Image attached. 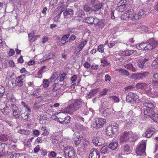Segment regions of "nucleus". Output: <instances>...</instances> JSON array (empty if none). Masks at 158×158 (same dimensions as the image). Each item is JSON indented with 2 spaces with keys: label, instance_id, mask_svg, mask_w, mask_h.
I'll return each mask as SVG.
<instances>
[{
  "label": "nucleus",
  "instance_id": "obj_33",
  "mask_svg": "<svg viewBox=\"0 0 158 158\" xmlns=\"http://www.w3.org/2000/svg\"><path fill=\"white\" fill-rule=\"evenodd\" d=\"M18 132L20 134L26 135H29L30 133V132L29 131L22 129H20L19 130Z\"/></svg>",
  "mask_w": 158,
  "mask_h": 158
},
{
  "label": "nucleus",
  "instance_id": "obj_37",
  "mask_svg": "<svg viewBox=\"0 0 158 158\" xmlns=\"http://www.w3.org/2000/svg\"><path fill=\"white\" fill-rule=\"evenodd\" d=\"M13 115L14 118H18L20 116V112L19 110L13 111Z\"/></svg>",
  "mask_w": 158,
  "mask_h": 158
},
{
  "label": "nucleus",
  "instance_id": "obj_29",
  "mask_svg": "<svg viewBox=\"0 0 158 158\" xmlns=\"http://www.w3.org/2000/svg\"><path fill=\"white\" fill-rule=\"evenodd\" d=\"M74 109L72 104L69 105L64 110V112L71 114L73 112H75Z\"/></svg>",
  "mask_w": 158,
  "mask_h": 158
},
{
  "label": "nucleus",
  "instance_id": "obj_32",
  "mask_svg": "<svg viewBox=\"0 0 158 158\" xmlns=\"http://www.w3.org/2000/svg\"><path fill=\"white\" fill-rule=\"evenodd\" d=\"M109 148L108 147L103 146L101 149V152L102 154H106L108 152Z\"/></svg>",
  "mask_w": 158,
  "mask_h": 158
},
{
  "label": "nucleus",
  "instance_id": "obj_34",
  "mask_svg": "<svg viewBox=\"0 0 158 158\" xmlns=\"http://www.w3.org/2000/svg\"><path fill=\"white\" fill-rule=\"evenodd\" d=\"M83 9L86 12H90L94 10L92 9L91 7H89L87 5H84Z\"/></svg>",
  "mask_w": 158,
  "mask_h": 158
},
{
  "label": "nucleus",
  "instance_id": "obj_25",
  "mask_svg": "<svg viewBox=\"0 0 158 158\" xmlns=\"http://www.w3.org/2000/svg\"><path fill=\"white\" fill-rule=\"evenodd\" d=\"M61 72L60 71H58L54 73L52 75L51 77L50 78V79L52 82H53L56 79L59 78V77L60 74Z\"/></svg>",
  "mask_w": 158,
  "mask_h": 158
},
{
  "label": "nucleus",
  "instance_id": "obj_62",
  "mask_svg": "<svg viewBox=\"0 0 158 158\" xmlns=\"http://www.w3.org/2000/svg\"><path fill=\"white\" fill-rule=\"evenodd\" d=\"M94 22L93 23V24L97 25L98 22H99V21H100L99 20L96 18H94Z\"/></svg>",
  "mask_w": 158,
  "mask_h": 158
},
{
  "label": "nucleus",
  "instance_id": "obj_47",
  "mask_svg": "<svg viewBox=\"0 0 158 158\" xmlns=\"http://www.w3.org/2000/svg\"><path fill=\"white\" fill-rule=\"evenodd\" d=\"M124 66L127 69H135L131 64H128L125 65Z\"/></svg>",
  "mask_w": 158,
  "mask_h": 158
},
{
  "label": "nucleus",
  "instance_id": "obj_12",
  "mask_svg": "<svg viewBox=\"0 0 158 158\" xmlns=\"http://www.w3.org/2000/svg\"><path fill=\"white\" fill-rule=\"evenodd\" d=\"M73 139L76 146H78L81 143V139L80 133L78 131L74 133L73 135Z\"/></svg>",
  "mask_w": 158,
  "mask_h": 158
},
{
  "label": "nucleus",
  "instance_id": "obj_40",
  "mask_svg": "<svg viewBox=\"0 0 158 158\" xmlns=\"http://www.w3.org/2000/svg\"><path fill=\"white\" fill-rule=\"evenodd\" d=\"M94 18L92 17H88L86 18L85 21L86 22L89 24H93L94 22Z\"/></svg>",
  "mask_w": 158,
  "mask_h": 158
},
{
  "label": "nucleus",
  "instance_id": "obj_50",
  "mask_svg": "<svg viewBox=\"0 0 158 158\" xmlns=\"http://www.w3.org/2000/svg\"><path fill=\"white\" fill-rule=\"evenodd\" d=\"M102 4L99 3V4H96L94 6L95 8L96 9L95 10H94V11H96L97 10H98L99 9H101L102 8Z\"/></svg>",
  "mask_w": 158,
  "mask_h": 158
},
{
  "label": "nucleus",
  "instance_id": "obj_13",
  "mask_svg": "<svg viewBox=\"0 0 158 158\" xmlns=\"http://www.w3.org/2000/svg\"><path fill=\"white\" fill-rule=\"evenodd\" d=\"M93 143L95 146H99L104 143V141L102 138L95 137L93 139Z\"/></svg>",
  "mask_w": 158,
  "mask_h": 158
},
{
  "label": "nucleus",
  "instance_id": "obj_38",
  "mask_svg": "<svg viewBox=\"0 0 158 158\" xmlns=\"http://www.w3.org/2000/svg\"><path fill=\"white\" fill-rule=\"evenodd\" d=\"M5 143H0V153H5Z\"/></svg>",
  "mask_w": 158,
  "mask_h": 158
},
{
  "label": "nucleus",
  "instance_id": "obj_60",
  "mask_svg": "<svg viewBox=\"0 0 158 158\" xmlns=\"http://www.w3.org/2000/svg\"><path fill=\"white\" fill-rule=\"evenodd\" d=\"M40 150V146L39 145H37L34 149V151L35 153L38 152Z\"/></svg>",
  "mask_w": 158,
  "mask_h": 158
},
{
  "label": "nucleus",
  "instance_id": "obj_44",
  "mask_svg": "<svg viewBox=\"0 0 158 158\" xmlns=\"http://www.w3.org/2000/svg\"><path fill=\"white\" fill-rule=\"evenodd\" d=\"M10 1L16 6H20V1L19 0H10Z\"/></svg>",
  "mask_w": 158,
  "mask_h": 158
},
{
  "label": "nucleus",
  "instance_id": "obj_64",
  "mask_svg": "<svg viewBox=\"0 0 158 158\" xmlns=\"http://www.w3.org/2000/svg\"><path fill=\"white\" fill-rule=\"evenodd\" d=\"M105 80L106 81H110V76L107 74L105 76Z\"/></svg>",
  "mask_w": 158,
  "mask_h": 158
},
{
  "label": "nucleus",
  "instance_id": "obj_1",
  "mask_svg": "<svg viewBox=\"0 0 158 158\" xmlns=\"http://www.w3.org/2000/svg\"><path fill=\"white\" fill-rule=\"evenodd\" d=\"M144 106L147 108L144 109V117L148 118H149L152 114H154L152 110L155 108L154 105L151 102H145L143 104Z\"/></svg>",
  "mask_w": 158,
  "mask_h": 158
},
{
  "label": "nucleus",
  "instance_id": "obj_22",
  "mask_svg": "<svg viewBox=\"0 0 158 158\" xmlns=\"http://www.w3.org/2000/svg\"><path fill=\"white\" fill-rule=\"evenodd\" d=\"M136 86L138 89H140L143 90L147 91L148 89V85L144 83H138L136 84Z\"/></svg>",
  "mask_w": 158,
  "mask_h": 158
},
{
  "label": "nucleus",
  "instance_id": "obj_14",
  "mask_svg": "<svg viewBox=\"0 0 158 158\" xmlns=\"http://www.w3.org/2000/svg\"><path fill=\"white\" fill-rule=\"evenodd\" d=\"M71 104L74 109L73 110L75 111L81 108L82 103L81 100L77 99Z\"/></svg>",
  "mask_w": 158,
  "mask_h": 158
},
{
  "label": "nucleus",
  "instance_id": "obj_6",
  "mask_svg": "<svg viewBox=\"0 0 158 158\" xmlns=\"http://www.w3.org/2000/svg\"><path fill=\"white\" fill-rule=\"evenodd\" d=\"M126 0H120L118 4L116 10L120 12H123L127 8Z\"/></svg>",
  "mask_w": 158,
  "mask_h": 158
},
{
  "label": "nucleus",
  "instance_id": "obj_17",
  "mask_svg": "<svg viewBox=\"0 0 158 158\" xmlns=\"http://www.w3.org/2000/svg\"><path fill=\"white\" fill-rule=\"evenodd\" d=\"M25 78L24 75H22L17 77L15 81L16 85L19 86H21L23 85V83L25 81L24 78Z\"/></svg>",
  "mask_w": 158,
  "mask_h": 158
},
{
  "label": "nucleus",
  "instance_id": "obj_61",
  "mask_svg": "<svg viewBox=\"0 0 158 158\" xmlns=\"http://www.w3.org/2000/svg\"><path fill=\"white\" fill-rule=\"evenodd\" d=\"M97 25L99 26L101 28L103 27L104 25L103 22L102 21H100Z\"/></svg>",
  "mask_w": 158,
  "mask_h": 158
},
{
  "label": "nucleus",
  "instance_id": "obj_59",
  "mask_svg": "<svg viewBox=\"0 0 158 158\" xmlns=\"http://www.w3.org/2000/svg\"><path fill=\"white\" fill-rule=\"evenodd\" d=\"M134 87L132 85H130L125 88V91L131 90L133 89Z\"/></svg>",
  "mask_w": 158,
  "mask_h": 158
},
{
  "label": "nucleus",
  "instance_id": "obj_54",
  "mask_svg": "<svg viewBox=\"0 0 158 158\" xmlns=\"http://www.w3.org/2000/svg\"><path fill=\"white\" fill-rule=\"evenodd\" d=\"M18 153H11L10 156V158H19Z\"/></svg>",
  "mask_w": 158,
  "mask_h": 158
},
{
  "label": "nucleus",
  "instance_id": "obj_11",
  "mask_svg": "<svg viewBox=\"0 0 158 158\" xmlns=\"http://www.w3.org/2000/svg\"><path fill=\"white\" fill-rule=\"evenodd\" d=\"M13 75V73H12L11 75H9V77H6L5 79V83L6 86L10 88H12L14 87V81L11 79V78Z\"/></svg>",
  "mask_w": 158,
  "mask_h": 158
},
{
  "label": "nucleus",
  "instance_id": "obj_23",
  "mask_svg": "<svg viewBox=\"0 0 158 158\" xmlns=\"http://www.w3.org/2000/svg\"><path fill=\"white\" fill-rule=\"evenodd\" d=\"M87 43L86 40H84L81 41L79 44L78 46L75 49L78 52L81 51L85 46Z\"/></svg>",
  "mask_w": 158,
  "mask_h": 158
},
{
  "label": "nucleus",
  "instance_id": "obj_35",
  "mask_svg": "<svg viewBox=\"0 0 158 158\" xmlns=\"http://www.w3.org/2000/svg\"><path fill=\"white\" fill-rule=\"evenodd\" d=\"M1 111L4 115H6L8 114L10 112L9 107L6 106L2 109L1 110Z\"/></svg>",
  "mask_w": 158,
  "mask_h": 158
},
{
  "label": "nucleus",
  "instance_id": "obj_8",
  "mask_svg": "<svg viewBox=\"0 0 158 158\" xmlns=\"http://www.w3.org/2000/svg\"><path fill=\"white\" fill-rule=\"evenodd\" d=\"M133 136L131 132H124L119 137L120 141L124 142L129 140V138H132Z\"/></svg>",
  "mask_w": 158,
  "mask_h": 158
},
{
  "label": "nucleus",
  "instance_id": "obj_19",
  "mask_svg": "<svg viewBox=\"0 0 158 158\" xmlns=\"http://www.w3.org/2000/svg\"><path fill=\"white\" fill-rule=\"evenodd\" d=\"M90 144L89 142L86 140L84 139L82 141L81 144V148L83 150H88L90 148Z\"/></svg>",
  "mask_w": 158,
  "mask_h": 158
},
{
  "label": "nucleus",
  "instance_id": "obj_56",
  "mask_svg": "<svg viewBox=\"0 0 158 158\" xmlns=\"http://www.w3.org/2000/svg\"><path fill=\"white\" fill-rule=\"evenodd\" d=\"M69 34L64 35L62 38L61 41H66L69 37Z\"/></svg>",
  "mask_w": 158,
  "mask_h": 158
},
{
  "label": "nucleus",
  "instance_id": "obj_2",
  "mask_svg": "<svg viewBox=\"0 0 158 158\" xmlns=\"http://www.w3.org/2000/svg\"><path fill=\"white\" fill-rule=\"evenodd\" d=\"M146 141L143 140L138 145L136 150V153L139 156H144L145 154Z\"/></svg>",
  "mask_w": 158,
  "mask_h": 158
},
{
  "label": "nucleus",
  "instance_id": "obj_4",
  "mask_svg": "<svg viewBox=\"0 0 158 158\" xmlns=\"http://www.w3.org/2000/svg\"><path fill=\"white\" fill-rule=\"evenodd\" d=\"M131 10H132V14L131 15V19L133 21L141 18L144 14V10L142 9L139 10L137 12H133L134 10L133 9Z\"/></svg>",
  "mask_w": 158,
  "mask_h": 158
},
{
  "label": "nucleus",
  "instance_id": "obj_30",
  "mask_svg": "<svg viewBox=\"0 0 158 158\" xmlns=\"http://www.w3.org/2000/svg\"><path fill=\"white\" fill-rule=\"evenodd\" d=\"M63 14L64 16H67L68 15H73V12L71 9H67L64 11Z\"/></svg>",
  "mask_w": 158,
  "mask_h": 158
},
{
  "label": "nucleus",
  "instance_id": "obj_16",
  "mask_svg": "<svg viewBox=\"0 0 158 158\" xmlns=\"http://www.w3.org/2000/svg\"><path fill=\"white\" fill-rule=\"evenodd\" d=\"M100 154L99 152L95 148H92L90 151L89 158H99Z\"/></svg>",
  "mask_w": 158,
  "mask_h": 158
},
{
  "label": "nucleus",
  "instance_id": "obj_48",
  "mask_svg": "<svg viewBox=\"0 0 158 158\" xmlns=\"http://www.w3.org/2000/svg\"><path fill=\"white\" fill-rule=\"evenodd\" d=\"M123 150L125 152H129L130 151V147L127 144L124 146Z\"/></svg>",
  "mask_w": 158,
  "mask_h": 158
},
{
  "label": "nucleus",
  "instance_id": "obj_21",
  "mask_svg": "<svg viewBox=\"0 0 158 158\" xmlns=\"http://www.w3.org/2000/svg\"><path fill=\"white\" fill-rule=\"evenodd\" d=\"M148 60L149 59L148 58H144L139 62L136 66L139 68L146 69L147 67L145 65V63L146 62L148 61Z\"/></svg>",
  "mask_w": 158,
  "mask_h": 158
},
{
  "label": "nucleus",
  "instance_id": "obj_5",
  "mask_svg": "<svg viewBox=\"0 0 158 158\" xmlns=\"http://www.w3.org/2000/svg\"><path fill=\"white\" fill-rule=\"evenodd\" d=\"M118 130V127L116 125H110L106 128V134L107 135L112 136Z\"/></svg>",
  "mask_w": 158,
  "mask_h": 158
},
{
  "label": "nucleus",
  "instance_id": "obj_18",
  "mask_svg": "<svg viewBox=\"0 0 158 158\" xmlns=\"http://www.w3.org/2000/svg\"><path fill=\"white\" fill-rule=\"evenodd\" d=\"M157 131V130L154 128H150L148 129L145 132V136L147 138H149L156 133Z\"/></svg>",
  "mask_w": 158,
  "mask_h": 158
},
{
  "label": "nucleus",
  "instance_id": "obj_57",
  "mask_svg": "<svg viewBox=\"0 0 158 158\" xmlns=\"http://www.w3.org/2000/svg\"><path fill=\"white\" fill-rule=\"evenodd\" d=\"M158 64V56L153 61L152 64L153 66Z\"/></svg>",
  "mask_w": 158,
  "mask_h": 158
},
{
  "label": "nucleus",
  "instance_id": "obj_42",
  "mask_svg": "<svg viewBox=\"0 0 158 158\" xmlns=\"http://www.w3.org/2000/svg\"><path fill=\"white\" fill-rule=\"evenodd\" d=\"M119 70L120 74L123 75L128 76L129 75V72L126 70Z\"/></svg>",
  "mask_w": 158,
  "mask_h": 158
},
{
  "label": "nucleus",
  "instance_id": "obj_31",
  "mask_svg": "<svg viewBox=\"0 0 158 158\" xmlns=\"http://www.w3.org/2000/svg\"><path fill=\"white\" fill-rule=\"evenodd\" d=\"M9 138V136L6 134H2L0 135V141L5 142L8 140Z\"/></svg>",
  "mask_w": 158,
  "mask_h": 158
},
{
  "label": "nucleus",
  "instance_id": "obj_55",
  "mask_svg": "<svg viewBox=\"0 0 158 158\" xmlns=\"http://www.w3.org/2000/svg\"><path fill=\"white\" fill-rule=\"evenodd\" d=\"M15 53L14 50L13 49L11 48L8 53V55L10 56H12L15 54Z\"/></svg>",
  "mask_w": 158,
  "mask_h": 158
},
{
  "label": "nucleus",
  "instance_id": "obj_3",
  "mask_svg": "<svg viewBox=\"0 0 158 158\" xmlns=\"http://www.w3.org/2000/svg\"><path fill=\"white\" fill-rule=\"evenodd\" d=\"M146 43V49L147 51H150L155 48L158 44V41L155 40L154 39L151 38L148 40Z\"/></svg>",
  "mask_w": 158,
  "mask_h": 158
},
{
  "label": "nucleus",
  "instance_id": "obj_24",
  "mask_svg": "<svg viewBox=\"0 0 158 158\" xmlns=\"http://www.w3.org/2000/svg\"><path fill=\"white\" fill-rule=\"evenodd\" d=\"M29 38L28 40L31 42H33L35 41L38 37H39V35H34L32 33H30L28 34Z\"/></svg>",
  "mask_w": 158,
  "mask_h": 158
},
{
  "label": "nucleus",
  "instance_id": "obj_9",
  "mask_svg": "<svg viewBox=\"0 0 158 158\" xmlns=\"http://www.w3.org/2000/svg\"><path fill=\"white\" fill-rule=\"evenodd\" d=\"M106 122V120L101 118H97L94 123V127L96 129L102 127Z\"/></svg>",
  "mask_w": 158,
  "mask_h": 158
},
{
  "label": "nucleus",
  "instance_id": "obj_46",
  "mask_svg": "<svg viewBox=\"0 0 158 158\" xmlns=\"http://www.w3.org/2000/svg\"><path fill=\"white\" fill-rule=\"evenodd\" d=\"M103 45L102 44L99 45L97 48V50L99 52H101V53H103L104 52Z\"/></svg>",
  "mask_w": 158,
  "mask_h": 158
},
{
  "label": "nucleus",
  "instance_id": "obj_7",
  "mask_svg": "<svg viewBox=\"0 0 158 158\" xmlns=\"http://www.w3.org/2000/svg\"><path fill=\"white\" fill-rule=\"evenodd\" d=\"M138 96L130 92L128 93L126 97L127 102H131L132 101L135 103H138L139 101V99L138 98Z\"/></svg>",
  "mask_w": 158,
  "mask_h": 158
},
{
  "label": "nucleus",
  "instance_id": "obj_28",
  "mask_svg": "<svg viewBox=\"0 0 158 158\" xmlns=\"http://www.w3.org/2000/svg\"><path fill=\"white\" fill-rule=\"evenodd\" d=\"M136 48L139 50H146V43H142L140 44L136 45Z\"/></svg>",
  "mask_w": 158,
  "mask_h": 158
},
{
  "label": "nucleus",
  "instance_id": "obj_15",
  "mask_svg": "<svg viewBox=\"0 0 158 158\" xmlns=\"http://www.w3.org/2000/svg\"><path fill=\"white\" fill-rule=\"evenodd\" d=\"M115 111L111 108H108L103 111L102 115L104 117H109L110 116H113L115 113Z\"/></svg>",
  "mask_w": 158,
  "mask_h": 158
},
{
  "label": "nucleus",
  "instance_id": "obj_41",
  "mask_svg": "<svg viewBox=\"0 0 158 158\" xmlns=\"http://www.w3.org/2000/svg\"><path fill=\"white\" fill-rule=\"evenodd\" d=\"M66 75V73H63L61 75L60 74V76L59 77L58 79V80L60 82H63L64 79L65 78V76Z\"/></svg>",
  "mask_w": 158,
  "mask_h": 158
},
{
  "label": "nucleus",
  "instance_id": "obj_49",
  "mask_svg": "<svg viewBox=\"0 0 158 158\" xmlns=\"http://www.w3.org/2000/svg\"><path fill=\"white\" fill-rule=\"evenodd\" d=\"M101 66H105L108 65V64L106 60L104 59H102L101 60Z\"/></svg>",
  "mask_w": 158,
  "mask_h": 158
},
{
  "label": "nucleus",
  "instance_id": "obj_10",
  "mask_svg": "<svg viewBox=\"0 0 158 158\" xmlns=\"http://www.w3.org/2000/svg\"><path fill=\"white\" fill-rule=\"evenodd\" d=\"M64 153L65 156L67 158H77L75 152L73 148L70 149V148L69 150H66L64 151Z\"/></svg>",
  "mask_w": 158,
  "mask_h": 158
},
{
  "label": "nucleus",
  "instance_id": "obj_45",
  "mask_svg": "<svg viewBox=\"0 0 158 158\" xmlns=\"http://www.w3.org/2000/svg\"><path fill=\"white\" fill-rule=\"evenodd\" d=\"M119 42H120L118 40H115L113 41V42L109 44H108V46L109 48H111L114 46L116 44Z\"/></svg>",
  "mask_w": 158,
  "mask_h": 158
},
{
  "label": "nucleus",
  "instance_id": "obj_20",
  "mask_svg": "<svg viewBox=\"0 0 158 158\" xmlns=\"http://www.w3.org/2000/svg\"><path fill=\"white\" fill-rule=\"evenodd\" d=\"M132 10H130L125 12L121 16L122 20H126L130 18L131 19V15L132 14Z\"/></svg>",
  "mask_w": 158,
  "mask_h": 158
},
{
  "label": "nucleus",
  "instance_id": "obj_52",
  "mask_svg": "<svg viewBox=\"0 0 158 158\" xmlns=\"http://www.w3.org/2000/svg\"><path fill=\"white\" fill-rule=\"evenodd\" d=\"M108 88H105L103 89L102 90L101 92L100 95L102 96L107 94V92L108 91Z\"/></svg>",
  "mask_w": 158,
  "mask_h": 158
},
{
  "label": "nucleus",
  "instance_id": "obj_43",
  "mask_svg": "<svg viewBox=\"0 0 158 158\" xmlns=\"http://www.w3.org/2000/svg\"><path fill=\"white\" fill-rule=\"evenodd\" d=\"M98 92V90L97 89H93L90 91L89 95L90 96H94Z\"/></svg>",
  "mask_w": 158,
  "mask_h": 158
},
{
  "label": "nucleus",
  "instance_id": "obj_27",
  "mask_svg": "<svg viewBox=\"0 0 158 158\" xmlns=\"http://www.w3.org/2000/svg\"><path fill=\"white\" fill-rule=\"evenodd\" d=\"M118 144L117 142H112L110 143L108 146L109 148L112 150H115L118 147Z\"/></svg>",
  "mask_w": 158,
  "mask_h": 158
},
{
  "label": "nucleus",
  "instance_id": "obj_58",
  "mask_svg": "<svg viewBox=\"0 0 158 158\" xmlns=\"http://www.w3.org/2000/svg\"><path fill=\"white\" fill-rule=\"evenodd\" d=\"M11 107L12 109V111H14L16 110H18L19 109L14 104H11Z\"/></svg>",
  "mask_w": 158,
  "mask_h": 158
},
{
  "label": "nucleus",
  "instance_id": "obj_63",
  "mask_svg": "<svg viewBox=\"0 0 158 158\" xmlns=\"http://www.w3.org/2000/svg\"><path fill=\"white\" fill-rule=\"evenodd\" d=\"M34 134L37 136L40 135V132L38 130H35L33 131Z\"/></svg>",
  "mask_w": 158,
  "mask_h": 158
},
{
  "label": "nucleus",
  "instance_id": "obj_53",
  "mask_svg": "<svg viewBox=\"0 0 158 158\" xmlns=\"http://www.w3.org/2000/svg\"><path fill=\"white\" fill-rule=\"evenodd\" d=\"M48 155L51 156L52 158H55L57 154L54 151H51L50 152Z\"/></svg>",
  "mask_w": 158,
  "mask_h": 158
},
{
  "label": "nucleus",
  "instance_id": "obj_26",
  "mask_svg": "<svg viewBox=\"0 0 158 158\" xmlns=\"http://www.w3.org/2000/svg\"><path fill=\"white\" fill-rule=\"evenodd\" d=\"M70 117L69 116H67L63 118V119L60 118V119L61 120H59V122L61 123H63L64 124H66L69 123L70 122Z\"/></svg>",
  "mask_w": 158,
  "mask_h": 158
},
{
  "label": "nucleus",
  "instance_id": "obj_51",
  "mask_svg": "<svg viewBox=\"0 0 158 158\" xmlns=\"http://www.w3.org/2000/svg\"><path fill=\"white\" fill-rule=\"evenodd\" d=\"M49 83L48 80H44L43 82V85L45 88H47L49 86Z\"/></svg>",
  "mask_w": 158,
  "mask_h": 158
},
{
  "label": "nucleus",
  "instance_id": "obj_36",
  "mask_svg": "<svg viewBox=\"0 0 158 158\" xmlns=\"http://www.w3.org/2000/svg\"><path fill=\"white\" fill-rule=\"evenodd\" d=\"M135 52L134 50H127L123 53V54L125 56H129Z\"/></svg>",
  "mask_w": 158,
  "mask_h": 158
},
{
  "label": "nucleus",
  "instance_id": "obj_39",
  "mask_svg": "<svg viewBox=\"0 0 158 158\" xmlns=\"http://www.w3.org/2000/svg\"><path fill=\"white\" fill-rule=\"evenodd\" d=\"M109 98L110 100H113L115 102H118L119 101V99L117 96H110Z\"/></svg>",
  "mask_w": 158,
  "mask_h": 158
}]
</instances>
